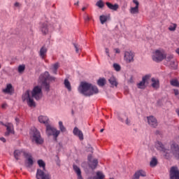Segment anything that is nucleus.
Masks as SVG:
<instances>
[{
	"mask_svg": "<svg viewBox=\"0 0 179 179\" xmlns=\"http://www.w3.org/2000/svg\"><path fill=\"white\" fill-rule=\"evenodd\" d=\"M156 147L158 150L163 152L165 153V157H169L170 156V153L179 160V145L177 143H172L171 144L170 149L167 148V145H163V143L160 141H157L156 143Z\"/></svg>",
	"mask_w": 179,
	"mask_h": 179,
	"instance_id": "nucleus-1",
	"label": "nucleus"
},
{
	"mask_svg": "<svg viewBox=\"0 0 179 179\" xmlns=\"http://www.w3.org/2000/svg\"><path fill=\"white\" fill-rule=\"evenodd\" d=\"M78 92L84 96H93V94H97V93H99V88H97L96 85L83 82L78 87Z\"/></svg>",
	"mask_w": 179,
	"mask_h": 179,
	"instance_id": "nucleus-2",
	"label": "nucleus"
},
{
	"mask_svg": "<svg viewBox=\"0 0 179 179\" xmlns=\"http://www.w3.org/2000/svg\"><path fill=\"white\" fill-rule=\"evenodd\" d=\"M39 79L42 83V86L45 87L46 92H50V83H47V80L55 81V77L50 76L48 71H45L44 73L40 76Z\"/></svg>",
	"mask_w": 179,
	"mask_h": 179,
	"instance_id": "nucleus-3",
	"label": "nucleus"
},
{
	"mask_svg": "<svg viewBox=\"0 0 179 179\" xmlns=\"http://www.w3.org/2000/svg\"><path fill=\"white\" fill-rule=\"evenodd\" d=\"M30 135L32 142H34L36 145H43L44 143V139L41 138V134H40V131L37 129H31Z\"/></svg>",
	"mask_w": 179,
	"mask_h": 179,
	"instance_id": "nucleus-4",
	"label": "nucleus"
},
{
	"mask_svg": "<svg viewBox=\"0 0 179 179\" xmlns=\"http://www.w3.org/2000/svg\"><path fill=\"white\" fill-rule=\"evenodd\" d=\"M163 59H166V52L164 50H157L153 52L152 61H155V62H162Z\"/></svg>",
	"mask_w": 179,
	"mask_h": 179,
	"instance_id": "nucleus-5",
	"label": "nucleus"
},
{
	"mask_svg": "<svg viewBox=\"0 0 179 179\" xmlns=\"http://www.w3.org/2000/svg\"><path fill=\"white\" fill-rule=\"evenodd\" d=\"M59 134H61L59 130H57L50 124L46 125V134L48 136H53L54 141H57L58 136H59Z\"/></svg>",
	"mask_w": 179,
	"mask_h": 179,
	"instance_id": "nucleus-6",
	"label": "nucleus"
},
{
	"mask_svg": "<svg viewBox=\"0 0 179 179\" xmlns=\"http://www.w3.org/2000/svg\"><path fill=\"white\" fill-rule=\"evenodd\" d=\"M37 179H51V176L45 169H38L36 171Z\"/></svg>",
	"mask_w": 179,
	"mask_h": 179,
	"instance_id": "nucleus-7",
	"label": "nucleus"
},
{
	"mask_svg": "<svg viewBox=\"0 0 179 179\" xmlns=\"http://www.w3.org/2000/svg\"><path fill=\"white\" fill-rule=\"evenodd\" d=\"M32 97L35 99V100H40L41 97H43V92L41 90V87L39 86H36L34 87L31 92Z\"/></svg>",
	"mask_w": 179,
	"mask_h": 179,
	"instance_id": "nucleus-8",
	"label": "nucleus"
},
{
	"mask_svg": "<svg viewBox=\"0 0 179 179\" xmlns=\"http://www.w3.org/2000/svg\"><path fill=\"white\" fill-rule=\"evenodd\" d=\"M1 125H3V127H6V131L5 132L4 135L5 136H9V135H15V129L13 127V124L12 123H6L3 124V122H1Z\"/></svg>",
	"mask_w": 179,
	"mask_h": 179,
	"instance_id": "nucleus-9",
	"label": "nucleus"
},
{
	"mask_svg": "<svg viewBox=\"0 0 179 179\" xmlns=\"http://www.w3.org/2000/svg\"><path fill=\"white\" fill-rule=\"evenodd\" d=\"M24 157L27 159L25 160V166L27 169H30L33 167V164H34V161L33 160V157L31 154L29 152H24Z\"/></svg>",
	"mask_w": 179,
	"mask_h": 179,
	"instance_id": "nucleus-10",
	"label": "nucleus"
},
{
	"mask_svg": "<svg viewBox=\"0 0 179 179\" xmlns=\"http://www.w3.org/2000/svg\"><path fill=\"white\" fill-rule=\"evenodd\" d=\"M150 75H146L143 77L142 81L137 84V87H138V89H145L146 87V85H149V80H150Z\"/></svg>",
	"mask_w": 179,
	"mask_h": 179,
	"instance_id": "nucleus-11",
	"label": "nucleus"
},
{
	"mask_svg": "<svg viewBox=\"0 0 179 179\" xmlns=\"http://www.w3.org/2000/svg\"><path fill=\"white\" fill-rule=\"evenodd\" d=\"M170 179H179V169L178 167L174 166L171 167L169 171Z\"/></svg>",
	"mask_w": 179,
	"mask_h": 179,
	"instance_id": "nucleus-12",
	"label": "nucleus"
},
{
	"mask_svg": "<svg viewBox=\"0 0 179 179\" xmlns=\"http://www.w3.org/2000/svg\"><path fill=\"white\" fill-rule=\"evenodd\" d=\"M147 121H148V125H150L151 128H156L157 125H159L157 119H156L153 115L148 116Z\"/></svg>",
	"mask_w": 179,
	"mask_h": 179,
	"instance_id": "nucleus-13",
	"label": "nucleus"
},
{
	"mask_svg": "<svg viewBox=\"0 0 179 179\" xmlns=\"http://www.w3.org/2000/svg\"><path fill=\"white\" fill-rule=\"evenodd\" d=\"M133 3L136 6L130 8L129 13L131 15H138L139 13V1L138 0H133Z\"/></svg>",
	"mask_w": 179,
	"mask_h": 179,
	"instance_id": "nucleus-14",
	"label": "nucleus"
},
{
	"mask_svg": "<svg viewBox=\"0 0 179 179\" xmlns=\"http://www.w3.org/2000/svg\"><path fill=\"white\" fill-rule=\"evenodd\" d=\"M135 55L132 51H126L124 52V61L127 63L134 62V57Z\"/></svg>",
	"mask_w": 179,
	"mask_h": 179,
	"instance_id": "nucleus-15",
	"label": "nucleus"
},
{
	"mask_svg": "<svg viewBox=\"0 0 179 179\" xmlns=\"http://www.w3.org/2000/svg\"><path fill=\"white\" fill-rule=\"evenodd\" d=\"M38 120L41 124H44L46 127L47 125H50V119L47 116L40 115Z\"/></svg>",
	"mask_w": 179,
	"mask_h": 179,
	"instance_id": "nucleus-16",
	"label": "nucleus"
},
{
	"mask_svg": "<svg viewBox=\"0 0 179 179\" xmlns=\"http://www.w3.org/2000/svg\"><path fill=\"white\" fill-rule=\"evenodd\" d=\"M73 134L76 136H78L80 141H83V132L79 130L78 127H75L73 130Z\"/></svg>",
	"mask_w": 179,
	"mask_h": 179,
	"instance_id": "nucleus-17",
	"label": "nucleus"
},
{
	"mask_svg": "<svg viewBox=\"0 0 179 179\" xmlns=\"http://www.w3.org/2000/svg\"><path fill=\"white\" fill-rule=\"evenodd\" d=\"M88 160L90 162L89 166L90 169H92V170H94L96 167H97V165L99 164V161L96 159H94L93 160H92L90 157H88Z\"/></svg>",
	"mask_w": 179,
	"mask_h": 179,
	"instance_id": "nucleus-18",
	"label": "nucleus"
},
{
	"mask_svg": "<svg viewBox=\"0 0 179 179\" xmlns=\"http://www.w3.org/2000/svg\"><path fill=\"white\" fill-rule=\"evenodd\" d=\"M47 51L48 49L45 46H43L40 51H39V57L42 59H45V57H47Z\"/></svg>",
	"mask_w": 179,
	"mask_h": 179,
	"instance_id": "nucleus-19",
	"label": "nucleus"
},
{
	"mask_svg": "<svg viewBox=\"0 0 179 179\" xmlns=\"http://www.w3.org/2000/svg\"><path fill=\"white\" fill-rule=\"evenodd\" d=\"M59 68V63L56 62V63L52 64V66L50 67V69L52 73H53L54 75H57Z\"/></svg>",
	"mask_w": 179,
	"mask_h": 179,
	"instance_id": "nucleus-20",
	"label": "nucleus"
},
{
	"mask_svg": "<svg viewBox=\"0 0 179 179\" xmlns=\"http://www.w3.org/2000/svg\"><path fill=\"white\" fill-rule=\"evenodd\" d=\"M24 153H27V152L23 150H16L14 151V157L16 160H19L20 156L23 155L24 156Z\"/></svg>",
	"mask_w": 179,
	"mask_h": 179,
	"instance_id": "nucleus-21",
	"label": "nucleus"
},
{
	"mask_svg": "<svg viewBox=\"0 0 179 179\" xmlns=\"http://www.w3.org/2000/svg\"><path fill=\"white\" fill-rule=\"evenodd\" d=\"M2 92L6 94H12V92H13V87L12 86V84H7L6 87L5 89H3Z\"/></svg>",
	"mask_w": 179,
	"mask_h": 179,
	"instance_id": "nucleus-22",
	"label": "nucleus"
},
{
	"mask_svg": "<svg viewBox=\"0 0 179 179\" xmlns=\"http://www.w3.org/2000/svg\"><path fill=\"white\" fill-rule=\"evenodd\" d=\"M139 177H146V172H145L143 170L136 171L133 179H139Z\"/></svg>",
	"mask_w": 179,
	"mask_h": 179,
	"instance_id": "nucleus-23",
	"label": "nucleus"
},
{
	"mask_svg": "<svg viewBox=\"0 0 179 179\" xmlns=\"http://www.w3.org/2000/svg\"><path fill=\"white\" fill-rule=\"evenodd\" d=\"M151 81H152V84H151L152 87H153L154 89H159L160 86V83L159 81V79L152 78L151 79Z\"/></svg>",
	"mask_w": 179,
	"mask_h": 179,
	"instance_id": "nucleus-24",
	"label": "nucleus"
},
{
	"mask_svg": "<svg viewBox=\"0 0 179 179\" xmlns=\"http://www.w3.org/2000/svg\"><path fill=\"white\" fill-rule=\"evenodd\" d=\"M106 6H108V8L109 9H110V10H118V8H120V6H118V4L115 3V4H113L110 2H106Z\"/></svg>",
	"mask_w": 179,
	"mask_h": 179,
	"instance_id": "nucleus-25",
	"label": "nucleus"
},
{
	"mask_svg": "<svg viewBox=\"0 0 179 179\" xmlns=\"http://www.w3.org/2000/svg\"><path fill=\"white\" fill-rule=\"evenodd\" d=\"M109 83L111 85V87H117L118 86V82H117V78L114 76H111L108 79Z\"/></svg>",
	"mask_w": 179,
	"mask_h": 179,
	"instance_id": "nucleus-26",
	"label": "nucleus"
},
{
	"mask_svg": "<svg viewBox=\"0 0 179 179\" xmlns=\"http://www.w3.org/2000/svg\"><path fill=\"white\" fill-rule=\"evenodd\" d=\"M41 31L43 34H48V26L47 25V23H44L41 25Z\"/></svg>",
	"mask_w": 179,
	"mask_h": 179,
	"instance_id": "nucleus-27",
	"label": "nucleus"
},
{
	"mask_svg": "<svg viewBox=\"0 0 179 179\" xmlns=\"http://www.w3.org/2000/svg\"><path fill=\"white\" fill-rule=\"evenodd\" d=\"M30 98V91L27 90L22 96V101H27Z\"/></svg>",
	"mask_w": 179,
	"mask_h": 179,
	"instance_id": "nucleus-28",
	"label": "nucleus"
},
{
	"mask_svg": "<svg viewBox=\"0 0 179 179\" xmlns=\"http://www.w3.org/2000/svg\"><path fill=\"white\" fill-rule=\"evenodd\" d=\"M104 178H106V176L101 171H97L96 176L92 178V179H104Z\"/></svg>",
	"mask_w": 179,
	"mask_h": 179,
	"instance_id": "nucleus-29",
	"label": "nucleus"
},
{
	"mask_svg": "<svg viewBox=\"0 0 179 179\" xmlns=\"http://www.w3.org/2000/svg\"><path fill=\"white\" fill-rule=\"evenodd\" d=\"M106 83H107V80L104 78H99L97 80V85H98V86H101V87H103V86H104V85H106Z\"/></svg>",
	"mask_w": 179,
	"mask_h": 179,
	"instance_id": "nucleus-30",
	"label": "nucleus"
},
{
	"mask_svg": "<svg viewBox=\"0 0 179 179\" xmlns=\"http://www.w3.org/2000/svg\"><path fill=\"white\" fill-rule=\"evenodd\" d=\"M64 86L66 89L69 90V92H71L72 90V87L71 86V83L69 82V80L68 79L64 80Z\"/></svg>",
	"mask_w": 179,
	"mask_h": 179,
	"instance_id": "nucleus-31",
	"label": "nucleus"
},
{
	"mask_svg": "<svg viewBox=\"0 0 179 179\" xmlns=\"http://www.w3.org/2000/svg\"><path fill=\"white\" fill-rule=\"evenodd\" d=\"M27 103L29 107H36V102H34V99H33V97H30L27 101Z\"/></svg>",
	"mask_w": 179,
	"mask_h": 179,
	"instance_id": "nucleus-32",
	"label": "nucleus"
},
{
	"mask_svg": "<svg viewBox=\"0 0 179 179\" xmlns=\"http://www.w3.org/2000/svg\"><path fill=\"white\" fill-rule=\"evenodd\" d=\"M73 169L74 171L76 173L77 176H81L82 175V171H80V167L73 164Z\"/></svg>",
	"mask_w": 179,
	"mask_h": 179,
	"instance_id": "nucleus-33",
	"label": "nucleus"
},
{
	"mask_svg": "<svg viewBox=\"0 0 179 179\" xmlns=\"http://www.w3.org/2000/svg\"><path fill=\"white\" fill-rule=\"evenodd\" d=\"M150 167H156L157 166V159L156 157H153L150 162Z\"/></svg>",
	"mask_w": 179,
	"mask_h": 179,
	"instance_id": "nucleus-34",
	"label": "nucleus"
},
{
	"mask_svg": "<svg viewBox=\"0 0 179 179\" xmlns=\"http://www.w3.org/2000/svg\"><path fill=\"white\" fill-rule=\"evenodd\" d=\"M101 24H104L107 22L108 17L107 15H101L99 17Z\"/></svg>",
	"mask_w": 179,
	"mask_h": 179,
	"instance_id": "nucleus-35",
	"label": "nucleus"
},
{
	"mask_svg": "<svg viewBox=\"0 0 179 179\" xmlns=\"http://www.w3.org/2000/svg\"><path fill=\"white\" fill-rule=\"evenodd\" d=\"M171 86H174L175 87H179V82L177 79H173L170 81Z\"/></svg>",
	"mask_w": 179,
	"mask_h": 179,
	"instance_id": "nucleus-36",
	"label": "nucleus"
},
{
	"mask_svg": "<svg viewBox=\"0 0 179 179\" xmlns=\"http://www.w3.org/2000/svg\"><path fill=\"white\" fill-rule=\"evenodd\" d=\"M38 164L39 167L42 168V170H45V162L43 159L38 160Z\"/></svg>",
	"mask_w": 179,
	"mask_h": 179,
	"instance_id": "nucleus-37",
	"label": "nucleus"
},
{
	"mask_svg": "<svg viewBox=\"0 0 179 179\" xmlns=\"http://www.w3.org/2000/svg\"><path fill=\"white\" fill-rule=\"evenodd\" d=\"M168 66H171V68H173V69H176L177 68V64L174 60H172L168 63Z\"/></svg>",
	"mask_w": 179,
	"mask_h": 179,
	"instance_id": "nucleus-38",
	"label": "nucleus"
},
{
	"mask_svg": "<svg viewBox=\"0 0 179 179\" xmlns=\"http://www.w3.org/2000/svg\"><path fill=\"white\" fill-rule=\"evenodd\" d=\"M59 127L61 132H66V128L64 126V124L62 122H59Z\"/></svg>",
	"mask_w": 179,
	"mask_h": 179,
	"instance_id": "nucleus-39",
	"label": "nucleus"
},
{
	"mask_svg": "<svg viewBox=\"0 0 179 179\" xmlns=\"http://www.w3.org/2000/svg\"><path fill=\"white\" fill-rule=\"evenodd\" d=\"M173 58H174V56L173 55H168L165 57V59L168 63L171 62V61H174V59H173Z\"/></svg>",
	"mask_w": 179,
	"mask_h": 179,
	"instance_id": "nucleus-40",
	"label": "nucleus"
},
{
	"mask_svg": "<svg viewBox=\"0 0 179 179\" xmlns=\"http://www.w3.org/2000/svg\"><path fill=\"white\" fill-rule=\"evenodd\" d=\"M177 29V25L176 24H172L169 27V30L170 31H176V29Z\"/></svg>",
	"mask_w": 179,
	"mask_h": 179,
	"instance_id": "nucleus-41",
	"label": "nucleus"
},
{
	"mask_svg": "<svg viewBox=\"0 0 179 179\" xmlns=\"http://www.w3.org/2000/svg\"><path fill=\"white\" fill-rule=\"evenodd\" d=\"M24 69H26V66H24V64H22V65H20L18 66V72L20 73H22V72H24Z\"/></svg>",
	"mask_w": 179,
	"mask_h": 179,
	"instance_id": "nucleus-42",
	"label": "nucleus"
},
{
	"mask_svg": "<svg viewBox=\"0 0 179 179\" xmlns=\"http://www.w3.org/2000/svg\"><path fill=\"white\" fill-rule=\"evenodd\" d=\"M96 6H98L99 8H104V3H103V1L99 0L96 2Z\"/></svg>",
	"mask_w": 179,
	"mask_h": 179,
	"instance_id": "nucleus-43",
	"label": "nucleus"
},
{
	"mask_svg": "<svg viewBox=\"0 0 179 179\" xmlns=\"http://www.w3.org/2000/svg\"><path fill=\"white\" fill-rule=\"evenodd\" d=\"M113 68L115 70H116L117 72L121 71V66L118 64H113Z\"/></svg>",
	"mask_w": 179,
	"mask_h": 179,
	"instance_id": "nucleus-44",
	"label": "nucleus"
},
{
	"mask_svg": "<svg viewBox=\"0 0 179 179\" xmlns=\"http://www.w3.org/2000/svg\"><path fill=\"white\" fill-rule=\"evenodd\" d=\"M73 46L75 47L76 52L77 53L80 52V48H79V45H78V44H76V43H73Z\"/></svg>",
	"mask_w": 179,
	"mask_h": 179,
	"instance_id": "nucleus-45",
	"label": "nucleus"
},
{
	"mask_svg": "<svg viewBox=\"0 0 179 179\" xmlns=\"http://www.w3.org/2000/svg\"><path fill=\"white\" fill-rule=\"evenodd\" d=\"M125 124L126 125H131V120H128V117H126Z\"/></svg>",
	"mask_w": 179,
	"mask_h": 179,
	"instance_id": "nucleus-46",
	"label": "nucleus"
},
{
	"mask_svg": "<svg viewBox=\"0 0 179 179\" xmlns=\"http://www.w3.org/2000/svg\"><path fill=\"white\" fill-rule=\"evenodd\" d=\"M115 53H116V54H120V52H121V50H120L119 48H115Z\"/></svg>",
	"mask_w": 179,
	"mask_h": 179,
	"instance_id": "nucleus-47",
	"label": "nucleus"
},
{
	"mask_svg": "<svg viewBox=\"0 0 179 179\" xmlns=\"http://www.w3.org/2000/svg\"><path fill=\"white\" fill-rule=\"evenodd\" d=\"M174 94H175V96H178L179 92L178 90H174Z\"/></svg>",
	"mask_w": 179,
	"mask_h": 179,
	"instance_id": "nucleus-48",
	"label": "nucleus"
},
{
	"mask_svg": "<svg viewBox=\"0 0 179 179\" xmlns=\"http://www.w3.org/2000/svg\"><path fill=\"white\" fill-rule=\"evenodd\" d=\"M0 141H1V142H3L5 143V142H6V139L3 137L0 138Z\"/></svg>",
	"mask_w": 179,
	"mask_h": 179,
	"instance_id": "nucleus-49",
	"label": "nucleus"
},
{
	"mask_svg": "<svg viewBox=\"0 0 179 179\" xmlns=\"http://www.w3.org/2000/svg\"><path fill=\"white\" fill-rule=\"evenodd\" d=\"M106 52L108 57H110V53H109L110 50L108 48L106 49Z\"/></svg>",
	"mask_w": 179,
	"mask_h": 179,
	"instance_id": "nucleus-50",
	"label": "nucleus"
},
{
	"mask_svg": "<svg viewBox=\"0 0 179 179\" xmlns=\"http://www.w3.org/2000/svg\"><path fill=\"white\" fill-rule=\"evenodd\" d=\"M85 20H87V21L90 20V17H89V15H87V16L85 17Z\"/></svg>",
	"mask_w": 179,
	"mask_h": 179,
	"instance_id": "nucleus-51",
	"label": "nucleus"
},
{
	"mask_svg": "<svg viewBox=\"0 0 179 179\" xmlns=\"http://www.w3.org/2000/svg\"><path fill=\"white\" fill-rule=\"evenodd\" d=\"M78 179H83V178L82 177V175H78Z\"/></svg>",
	"mask_w": 179,
	"mask_h": 179,
	"instance_id": "nucleus-52",
	"label": "nucleus"
},
{
	"mask_svg": "<svg viewBox=\"0 0 179 179\" xmlns=\"http://www.w3.org/2000/svg\"><path fill=\"white\" fill-rule=\"evenodd\" d=\"M75 6H79V1H78L77 2H76L74 3Z\"/></svg>",
	"mask_w": 179,
	"mask_h": 179,
	"instance_id": "nucleus-53",
	"label": "nucleus"
},
{
	"mask_svg": "<svg viewBox=\"0 0 179 179\" xmlns=\"http://www.w3.org/2000/svg\"><path fill=\"white\" fill-rule=\"evenodd\" d=\"M14 5H15V6L17 7V6H19L20 3L18 2H16V3H15Z\"/></svg>",
	"mask_w": 179,
	"mask_h": 179,
	"instance_id": "nucleus-54",
	"label": "nucleus"
},
{
	"mask_svg": "<svg viewBox=\"0 0 179 179\" xmlns=\"http://www.w3.org/2000/svg\"><path fill=\"white\" fill-rule=\"evenodd\" d=\"M119 121H121L122 122H124V119H122V118H119Z\"/></svg>",
	"mask_w": 179,
	"mask_h": 179,
	"instance_id": "nucleus-55",
	"label": "nucleus"
},
{
	"mask_svg": "<svg viewBox=\"0 0 179 179\" xmlns=\"http://www.w3.org/2000/svg\"><path fill=\"white\" fill-rule=\"evenodd\" d=\"M82 10H83V11L86 10V7H83V8H82Z\"/></svg>",
	"mask_w": 179,
	"mask_h": 179,
	"instance_id": "nucleus-56",
	"label": "nucleus"
},
{
	"mask_svg": "<svg viewBox=\"0 0 179 179\" xmlns=\"http://www.w3.org/2000/svg\"><path fill=\"white\" fill-rule=\"evenodd\" d=\"M176 53L179 55V48L176 50Z\"/></svg>",
	"mask_w": 179,
	"mask_h": 179,
	"instance_id": "nucleus-57",
	"label": "nucleus"
},
{
	"mask_svg": "<svg viewBox=\"0 0 179 179\" xmlns=\"http://www.w3.org/2000/svg\"><path fill=\"white\" fill-rule=\"evenodd\" d=\"M127 6H128V4H127V3L124 4V8H127Z\"/></svg>",
	"mask_w": 179,
	"mask_h": 179,
	"instance_id": "nucleus-58",
	"label": "nucleus"
},
{
	"mask_svg": "<svg viewBox=\"0 0 179 179\" xmlns=\"http://www.w3.org/2000/svg\"><path fill=\"white\" fill-rule=\"evenodd\" d=\"M5 106H6V104H3L2 105V108H5Z\"/></svg>",
	"mask_w": 179,
	"mask_h": 179,
	"instance_id": "nucleus-59",
	"label": "nucleus"
},
{
	"mask_svg": "<svg viewBox=\"0 0 179 179\" xmlns=\"http://www.w3.org/2000/svg\"><path fill=\"white\" fill-rule=\"evenodd\" d=\"M104 131V129H101V130H100V132H103Z\"/></svg>",
	"mask_w": 179,
	"mask_h": 179,
	"instance_id": "nucleus-60",
	"label": "nucleus"
},
{
	"mask_svg": "<svg viewBox=\"0 0 179 179\" xmlns=\"http://www.w3.org/2000/svg\"><path fill=\"white\" fill-rule=\"evenodd\" d=\"M0 69H1V64H0Z\"/></svg>",
	"mask_w": 179,
	"mask_h": 179,
	"instance_id": "nucleus-61",
	"label": "nucleus"
}]
</instances>
